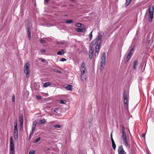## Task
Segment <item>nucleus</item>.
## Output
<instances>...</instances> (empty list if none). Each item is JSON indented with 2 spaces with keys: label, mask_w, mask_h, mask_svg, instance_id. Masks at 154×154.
<instances>
[{
  "label": "nucleus",
  "mask_w": 154,
  "mask_h": 154,
  "mask_svg": "<svg viewBox=\"0 0 154 154\" xmlns=\"http://www.w3.org/2000/svg\"><path fill=\"white\" fill-rule=\"evenodd\" d=\"M112 147L114 150H115L116 149V146L115 143L112 144Z\"/></svg>",
  "instance_id": "34"
},
{
  "label": "nucleus",
  "mask_w": 154,
  "mask_h": 154,
  "mask_svg": "<svg viewBox=\"0 0 154 154\" xmlns=\"http://www.w3.org/2000/svg\"><path fill=\"white\" fill-rule=\"evenodd\" d=\"M14 138L15 140H17L18 137V132L17 130V123L16 122L14 123Z\"/></svg>",
  "instance_id": "6"
},
{
  "label": "nucleus",
  "mask_w": 154,
  "mask_h": 154,
  "mask_svg": "<svg viewBox=\"0 0 154 154\" xmlns=\"http://www.w3.org/2000/svg\"><path fill=\"white\" fill-rule=\"evenodd\" d=\"M50 150V148H48V149H47V150Z\"/></svg>",
  "instance_id": "49"
},
{
  "label": "nucleus",
  "mask_w": 154,
  "mask_h": 154,
  "mask_svg": "<svg viewBox=\"0 0 154 154\" xmlns=\"http://www.w3.org/2000/svg\"><path fill=\"white\" fill-rule=\"evenodd\" d=\"M46 122V120L45 119H43L40 120V125H42L45 123Z\"/></svg>",
  "instance_id": "27"
},
{
  "label": "nucleus",
  "mask_w": 154,
  "mask_h": 154,
  "mask_svg": "<svg viewBox=\"0 0 154 154\" xmlns=\"http://www.w3.org/2000/svg\"><path fill=\"white\" fill-rule=\"evenodd\" d=\"M124 144L126 147L128 146V143L127 139H122Z\"/></svg>",
  "instance_id": "20"
},
{
  "label": "nucleus",
  "mask_w": 154,
  "mask_h": 154,
  "mask_svg": "<svg viewBox=\"0 0 154 154\" xmlns=\"http://www.w3.org/2000/svg\"><path fill=\"white\" fill-rule=\"evenodd\" d=\"M145 134H143L142 135V137L143 138H145Z\"/></svg>",
  "instance_id": "46"
},
{
  "label": "nucleus",
  "mask_w": 154,
  "mask_h": 154,
  "mask_svg": "<svg viewBox=\"0 0 154 154\" xmlns=\"http://www.w3.org/2000/svg\"><path fill=\"white\" fill-rule=\"evenodd\" d=\"M75 26L78 27H83L84 25L80 23H76L75 24Z\"/></svg>",
  "instance_id": "17"
},
{
  "label": "nucleus",
  "mask_w": 154,
  "mask_h": 154,
  "mask_svg": "<svg viewBox=\"0 0 154 154\" xmlns=\"http://www.w3.org/2000/svg\"><path fill=\"white\" fill-rule=\"evenodd\" d=\"M131 54H131V53H129L128 55H129V56H131Z\"/></svg>",
  "instance_id": "47"
},
{
  "label": "nucleus",
  "mask_w": 154,
  "mask_h": 154,
  "mask_svg": "<svg viewBox=\"0 0 154 154\" xmlns=\"http://www.w3.org/2000/svg\"><path fill=\"white\" fill-rule=\"evenodd\" d=\"M124 103V105H125V107L126 108H128V103Z\"/></svg>",
  "instance_id": "39"
},
{
  "label": "nucleus",
  "mask_w": 154,
  "mask_h": 154,
  "mask_svg": "<svg viewBox=\"0 0 154 154\" xmlns=\"http://www.w3.org/2000/svg\"><path fill=\"white\" fill-rule=\"evenodd\" d=\"M127 94L125 91L123 94L124 102V103H128V100L127 99Z\"/></svg>",
  "instance_id": "14"
},
{
  "label": "nucleus",
  "mask_w": 154,
  "mask_h": 154,
  "mask_svg": "<svg viewBox=\"0 0 154 154\" xmlns=\"http://www.w3.org/2000/svg\"><path fill=\"white\" fill-rule=\"evenodd\" d=\"M79 154H83L82 152H80V153Z\"/></svg>",
  "instance_id": "50"
},
{
  "label": "nucleus",
  "mask_w": 154,
  "mask_h": 154,
  "mask_svg": "<svg viewBox=\"0 0 154 154\" xmlns=\"http://www.w3.org/2000/svg\"><path fill=\"white\" fill-rule=\"evenodd\" d=\"M66 52V51L65 50L62 49L59 51L57 53L58 55H62L64 54Z\"/></svg>",
  "instance_id": "13"
},
{
  "label": "nucleus",
  "mask_w": 154,
  "mask_h": 154,
  "mask_svg": "<svg viewBox=\"0 0 154 154\" xmlns=\"http://www.w3.org/2000/svg\"><path fill=\"white\" fill-rule=\"evenodd\" d=\"M45 1L47 3L48 2H49V0H45Z\"/></svg>",
  "instance_id": "48"
},
{
  "label": "nucleus",
  "mask_w": 154,
  "mask_h": 154,
  "mask_svg": "<svg viewBox=\"0 0 154 154\" xmlns=\"http://www.w3.org/2000/svg\"><path fill=\"white\" fill-rule=\"evenodd\" d=\"M112 132L110 134V137H111V139L112 142V144H114L115 143L114 141V140L113 138H112Z\"/></svg>",
  "instance_id": "22"
},
{
  "label": "nucleus",
  "mask_w": 154,
  "mask_h": 154,
  "mask_svg": "<svg viewBox=\"0 0 154 154\" xmlns=\"http://www.w3.org/2000/svg\"><path fill=\"white\" fill-rule=\"evenodd\" d=\"M131 56H129V55L127 56L126 59V60H125V63H126L128 61L131 59Z\"/></svg>",
  "instance_id": "25"
},
{
  "label": "nucleus",
  "mask_w": 154,
  "mask_h": 154,
  "mask_svg": "<svg viewBox=\"0 0 154 154\" xmlns=\"http://www.w3.org/2000/svg\"><path fill=\"white\" fill-rule=\"evenodd\" d=\"M65 42L64 41L63 42H57V44H61L62 45H64Z\"/></svg>",
  "instance_id": "32"
},
{
  "label": "nucleus",
  "mask_w": 154,
  "mask_h": 154,
  "mask_svg": "<svg viewBox=\"0 0 154 154\" xmlns=\"http://www.w3.org/2000/svg\"><path fill=\"white\" fill-rule=\"evenodd\" d=\"M94 48L93 46H90L89 47V58L91 59H92L93 52Z\"/></svg>",
  "instance_id": "8"
},
{
  "label": "nucleus",
  "mask_w": 154,
  "mask_h": 154,
  "mask_svg": "<svg viewBox=\"0 0 154 154\" xmlns=\"http://www.w3.org/2000/svg\"><path fill=\"white\" fill-rule=\"evenodd\" d=\"M41 139L40 137H39L36 138L35 140L34 141V143H36L38 142Z\"/></svg>",
  "instance_id": "26"
},
{
  "label": "nucleus",
  "mask_w": 154,
  "mask_h": 154,
  "mask_svg": "<svg viewBox=\"0 0 154 154\" xmlns=\"http://www.w3.org/2000/svg\"><path fill=\"white\" fill-rule=\"evenodd\" d=\"M41 51L42 52H45V49H42Z\"/></svg>",
  "instance_id": "45"
},
{
  "label": "nucleus",
  "mask_w": 154,
  "mask_h": 154,
  "mask_svg": "<svg viewBox=\"0 0 154 154\" xmlns=\"http://www.w3.org/2000/svg\"><path fill=\"white\" fill-rule=\"evenodd\" d=\"M10 154H14V141L12 137H10Z\"/></svg>",
  "instance_id": "5"
},
{
  "label": "nucleus",
  "mask_w": 154,
  "mask_h": 154,
  "mask_svg": "<svg viewBox=\"0 0 154 154\" xmlns=\"http://www.w3.org/2000/svg\"><path fill=\"white\" fill-rule=\"evenodd\" d=\"M49 84H50L49 82H46V83H45L44 84V86L45 87H47L49 85Z\"/></svg>",
  "instance_id": "30"
},
{
  "label": "nucleus",
  "mask_w": 154,
  "mask_h": 154,
  "mask_svg": "<svg viewBox=\"0 0 154 154\" xmlns=\"http://www.w3.org/2000/svg\"><path fill=\"white\" fill-rule=\"evenodd\" d=\"M66 22L67 23H71L73 22V20H66Z\"/></svg>",
  "instance_id": "28"
},
{
  "label": "nucleus",
  "mask_w": 154,
  "mask_h": 154,
  "mask_svg": "<svg viewBox=\"0 0 154 154\" xmlns=\"http://www.w3.org/2000/svg\"><path fill=\"white\" fill-rule=\"evenodd\" d=\"M132 0H126L125 5L126 6H128Z\"/></svg>",
  "instance_id": "29"
},
{
  "label": "nucleus",
  "mask_w": 154,
  "mask_h": 154,
  "mask_svg": "<svg viewBox=\"0 0 154 154\" xmlns=\"http://www.w3.org/2000/svg\"><path fill=\"white\" fill-rule=\"evenodd\" d=\"M31 133L29 135V137H30L31 136Z\"/></svg>",
  "instance_id": "51"
},
{
  "label": "nucleus",
  "mask_w": 154,
  "mask_h": 154,
  "mask_svg": "<svg viewBox=\"0 0 154 154\" xmlns=\"http://www.w3.org/2000/svg\"><path fill=\"white\" fill-rule=\"evenodd\" d=\"M40 42L42 44L44 43H45V40H42V39H41L40 40Z\"/></svg>",
  "instance_id": "40"
},
{
  "label": "nucleus",
  "mask_w": 154,
  "mask_h": 154,
  "mask_svg": "<svg viewBox=\"0 0 154 154\" xmlns=\"http://www.w3.org/2000/svg\"><path fill=\"white\" fill-rule=\"evenodd\" d=\"M53 71L54 72H55L57 73H61L62 72L61 71L58 70L56 69H54L53 70Z\"/></svg>",
  "instance_id": "31"
},
{
  "label": "nucleus",
  "mask_w": 154,
  "mask_h": 154,
  "mask_svg": "<svg viewBox=\"0 0 154 154\" xmlns=\"http://www.w3.org/2000/svg\"><path fill=\"white\" fill-rule=\"evenodd\" d=\"M103 35L104 33L103 32L99 33L96 39L94 40L91 43V45L92 46L95 45L96 44H97L95 49V56H97L98 55L101 45V40Z\"/></svg>",
  "instance_id": "1"
},
{
  "label": "nucleus",
  "mask_w": 154,
  "mask_h": 154,
  "mask_svg": "<svg viewBox=\"0 0 154 154\" xmlns=\"http://www.w3.org/2000/svg\"><path fill=\"white\" fill-rule=\"evenodd\" d=\"M15 101V96L14 95L13 96L12 98V101L13 102H14Z\"/></svg>",
  "instance_id": "41"
},
{
  "label": "nucleus",
  "mask_w": 154,
  "mask_h": 154,
  "mask_svg": "<svg viewBox=\"0 0 154 154\" xmlns=\"http://www.w3.org/2000/svg\"><path fill=\"white\" fill-rule=\"evenodd\" d=\"M35 153V151L34 150L30 151L29 152V154H34Z\"/></svg>",
  "instance_id": "38"
},
{
  "label": "nucleus",
  "mask_w": 154,
  "mask_h": 154,
  "mask_svg": "<svg viewBox=\"0 0 154 154\" xmlns=\"http://www.w3.org/2000/svg\"><path fill=\"white\" fill-rule=\"evenodd\" d=\"M81 68L80 69L81 71V78H82V81H85V80H86V79H82V76L84 75V73H85V64L84 62H83L82 63V65H81Z\"/></svg>",
  "instance_id": "7"
},
{
  "label": "nucleus",
  "mask_w": 154,
  "mask_h": 154,
  "mask_svg": "<svg viewBox=\"0 0 154 154\" xmlns=\"http://www.w3.org/2000/svg\"><path fill=\"white\" fill-rule=\"evenodd\" d=\"M121 127L122 131V139H126V136L124 130L125 128L123 125H121Z\"/></svg>",
  "instance_id": "10"
},
{
  "label": "nucleus",
  "mask_w": 154,
  "mask_h": 154,
  "mask_svg": "<svg viewBox=\"0 0 154 154\" xmlns=\"http://www.w3.org/2000/svg\"><path fill=\"white\" fill-rule=\"evenodd\" d=\"M60 103L62 104H65L66 103V101L64 100H60Z\"/></svg>",
  "instance_id": "24"
},
{
  "label": "nucleus",
  "mask_w": 154,
  "mask_h": 154,
  "mask_svg": "<svg viewBox=\"0 0 154 154\" xmlns=\"http://www.w3.org/2000/svg\"><path fill=\"white\" fill-rule=\"evenodd\" d=\"M66 59H65L64 58H62L61 59V60H60V61L64 62V61H66Z\"/></svg>",
  "instance_id": "37"
},
{
  "label": "nucleus",
  "mask_w": 154,
  "mask_h": 154,
  "mask_svg": "<svg viewBox=\"0 0 154 154\" xmlns=\"http://www.w3.org/2000/svg\"><path fill=\"white\" fill-rule=\"evenodd\" d=\"M149 10V18L148 20L151 22L153 18L154 6L153 5H151L149 6L148 8Z\"/></svg>",
  "instance_id": "3"
},
{
  "label": "nucleus",
  "mask_w": 154,
  "mask_h": 154,
  "mask_svg": "<svg viewBox=\"0 0 154 154\" xmlns=\"http://www.w3.org/2000/svg\"><path fill=\"white\" fill-rule=\"evenodd\" d=\"M92 31L89 34V37L90 39H91L92 37Z\"/></svg>",
  "instance_id": "36"
},
{
  "label": "nucleus",
  "mask_w": 154,
  "mask_h": 154,
  "mask_svg": "<svg viewBox=\"0 0 154 154\" xmlns=\"http://www.w3.org/2000/svg\"><path fill=\"white\" fill-rule=\"evenodd\" d=\"M134 48H132L131 50L130 51H129V53H131V54H132V51H134Z\"/></svg>",
  "instance_id": "44"
},
{
  "label": "nucleus",
  "mask_w": 154,
  "mask_h": 154,
  "mask_svg": "<svg viewBox=\"0 0 154 154\" xmlns=\"http://www.w3.org/2000/svg\"><path fill=\"white\" fill-rule=\"evenodd\" d=\"M86 28H78L76 29V31L78 32H85L86 31Z\"/></svg>",
  "instance_id": "11"
},
{
  "label": "nucleus",
  "mask_w": 154,
  "mask_h": 154,
  "mask_svg": "<svg viewBox=\"0 0 154 154\" xmlns=\"http://www.w3.org/2000/svg\"><path fill=\"white\" fill-rule=\"evenodd\" d=\"M27 34L28 37L30 39L31 38V33L30 30H27Z\"/></svg>",
  "instance_id": "23"
},
{
  "label": "nucleus",
  "mask_w": 154,
  "mask_h": 154,
  "mask_svg": "<svg viewBox=\"0 0 154 154\" xmlns=\"http://www.w3.org/2000/svg\"><path fill=\"white\" fill-rule=\"evenodd\" d=\"M118 152L119 154H126L124 150L122 145L120 146L118 149Z\"/></svg>",
  "instance_id": "9"
},
{
  "label": "nucleus",
  "mask_w": 154,
  "mask_h": 154,
  "mask_svg": "<svg viewBox=\"0 0 154 154\" xmlns=\"http://www.w3.org/2000/svg\"><path fill=\"white\" fill-rule=\"evenodd\" d=\"M36 97L38 99H40L42 97L41 96L39 95H37Z\"/></svg>",
  "instance_id": "42"
},
{
  "label": "nucleus",
  "mask_w": 154,
  "mask_h": 154,
  "mask_svg": "<svg viewBox=\"0 0 154 154\" xmlns=\"http://www.w3.org/2000/svg\"><path fill=\"white\" fill-rule=\"evenodd\" d=\"M19 122L20 123L21 126L23 127V115H20Z\"/></svg>",
  "instance_id": "12"
},
{
  "label": "nucleus",
  "mask_w": 154,
  "mask_h": 154,
  "mask_svg": "<svg viewBox=\"0 0 154 154\" xmlns=\"http://www.w3.org/2000/svg\"><path fill=\"white\" fill-rule=\"evenodd\" d=\"M38 60H41L42 62H44L45 61V59H42L41 58H38Z\"/></svg>",
  "instance_id": "35"
},
{
  "label": "nucleus",
  "mask_w": 154,
  "mask_h": 154,
  "mask_svg": "<svg viewBox=\"0 0 154 154\" xmlns=\"http://www.w3.org/2000/svg\"><path fill=\"white\" fill-rule=\"evenodd\" d=\"M64 154H68V153L66 152V153H64Z\"/></svg>",
  "instance_id": "52"
},
{
  "label": "nucleus",
  "mask_w": 154,
  "mask_h": 154,
  "mask_svg": "<svg viewBox=\"0 0 154 154\" xmlns=\"http://www.w3.org/2000/svg\"><path fill=\"white\" fill-rule=\"evenodd\" d=\"M58 109H59L58 108H55L54 110V111L56 112H57L58 111Z\"/></svg>",
  "instance_id": "43"
},
{
  "label": "nucleus",
  "mask_w": 154,
  "mask_h": 154,
  "mask_svg": "<svg viewBox=\"0 0 154 154\" xmlns=\"http://www.w3.org/2000/svg\"><path fill=\"white\" fill-rule=\"evenodd\" d=\"M24 72L26 74V77L29 78L30 75V71L29 69V64L28 62H27L24 67Z\"/></svg>",
  "instance_id": "4"
},
{
  "label": "nucleus",
  "mask_w": 154,
  "mask_h": 154,
  "mask_svg": "<svg viewBox=\"0 0 154 154\" xmlns=\"http://www.w3.org/2000/svg\"><path fill=\"white\" fill-rule=\"evenodd\" d=\"M25 26L26 29H27V30H30L29 23V21L26 23L25 24Z\"/></svg>",
  "instance_id": "21"
},
{
  "label": "nucleus",
  "mask_w": 154,
  "mask_h": 154,
  "mask_svg": "<svg viewBox=\"0 0 154 154\" xmlns=\"http://www.w3.org/2000/svg\"><path fill=\"white\" fill-rule=\"evenodd\" d=\"M106 58V53L104 52L102 53L101 56L100 62L101 65H100V71H102L104 69V67L105 63Z\"/></svg>",
  "instance_id": "2"
},
{
  "label": "nucleus",
  "mask_w": 154,
  "mask_h": 154,
  "mask_svg": "<svg viewBox=\"0 0 154 154\" xmlns=\"http://www.w3.org/2000/svg\"><path fill=\"white\" fill-rule=\"evenodd\" d=\"M54 127L56 128H60L61 126L59 125H54Z\"/></svg>",
  "instance_id": "33"
},
{
  "label": "nucleus",
  "mask_w": 154,
  "mask_h": 154,
  "mask_svg": "<svg viewBox=\"0 0 154 154\" xmlns=\"http://www.w3.org/2000/svg\"><path fill=\"white\" fill-rule=\"evenodd\" d=\"M37 122L36 121H35L33 122L32 125V133H33L35 129V126Z\"/></svg>",
  "instance_id": "15"
},
{
  "label": "nucleus",
  "mask_w": 154,
  "mask_h": 154,
  "mask_svg": "<svg viewBox=\"0 0 154 154\" xmlns=\"http://www.w3.org/2000/svg\"><path fill=\"white\" fill-rule=\"evenodd\" d=\"M138 64V62L137 60L134 61L133 63V69H136L137 68V66Z\"/></svg>",
  "instance_id": "16"
},
{
  "label": "nucleus",
  "mask_w": 154,
  "mask_h": 154,
  "mask_svg": "<svg viewBox=\"0 0 154 154\" xmlns=\"http://www.w3.org/2000/svg\"><path fill=\"white\" fill-rule=\"evenodd\" d=\"M71 1H74L75 0H70Z\"/></svg>",
  "instance_id": "53"
},
{
  "label": "nucleus",
  "mask_w": 154,
  "mask_h": 154,
  "mask_svg": "<svg viewBox=\"0 0 154 154\" xmlns=\"http://www.w3.org/2000/svg\"><path fill=\"white\" fill-rule=\"evenodd\" d=\"M93 120V117H91L89 119L88 122L89 124L90 127L92 125Z\"/></svg>",
  "instance_id": "18"
},
{
  "label": "nucleus",
  "mask_w": 154,
  "mask_h": 154,
  "mask_svg": "<svg viewBox=\"0 0 154 154\" xmlns=\"http://www.w3.org/2000/svg\"><path fill=\"white\" fill-rule=\"evenodd\" d=\"M66 88L67 90L70 91H72V86L70 85H67V86L66 87Z\"/></svg>",
  "instance_id": "19"
}]
</instances>
